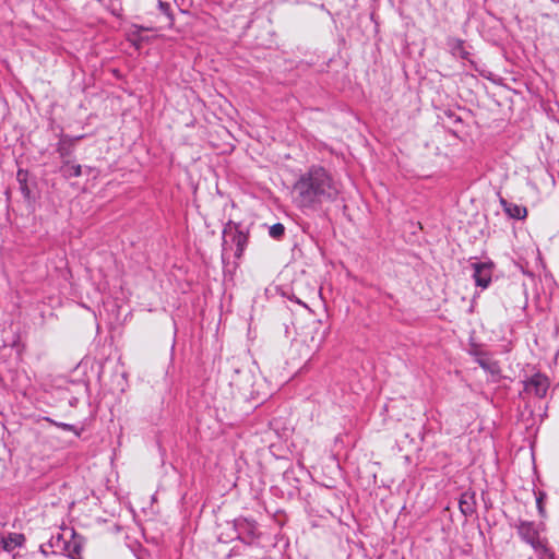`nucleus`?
<instances>
[{"label": "nucleus", "instance_id": "obj_1", "mask_svg": "<svg viewBox=\"0 0 559 559\" xmlns=\"http://www.w3.org/2000/svg\"><path fill=\"white\" fill-rule=\"evenodd\" d=\"M294 202L301 209H317L322 202L338 194L331 176L321 167L311 168L300 176L293 188Z\"/></svg>", "mask_w": 559, "mask_h": 559}, {"label": "nucleus", "instance_id": "obj_2", "mask_svg": "<svg viewBox=\"0 0 559 559\" xmlns=\"http://www.w3.org/2000/svg\"><path fill=\"white\" fill-rule=\"evenodd\" d=\"M520 537L531 545L540 559H551L552 554L547 547L546 539L540 536L539 527L533 522L521 521L516 525Z\"/></svg>", "mask_w": 559, "mask_h": 559}, {"label": "nucleus", "instance_id": "obj_3", "mask_svg": "<svg viewBox=\"0 0 559 559\" xmlns=\"http://www.w3.org/2000/svg\"><path fill=\"white\" fill-rule=\"evenodd\" d=\"M549 388V381L547 377L536 373L532 376L526 382H525V391L527 393H533L537 397H544L547 393V390Z\"/></svg>", "mask_w": 559, "mask_h": 559}, {"label": "nucleus", "instance_id": "obj_4", "mask_svg": "<svg viewBox=\"0 0 559 559\" xmlns=\"http://www.w3.org/2000/svg\"><path fill=\"white\" fill-rule=\"evenodd\" d=\"M474 278L477 286H480L483 288L488 287V285L491 282V275H492V263L490 262H483V263H474Z\"/></svg>", "mask_w": 559, "mask_h": 559}, {"label": "nucleus", "instance_id": "obj_5", "mask_svg": "<svg viewBox=\"0 0 559 559\" xmlns=\"http://www.w3.org/2000/svg\"><path fill=\"white\" fill-rule=\"evenodd\" d=\"M500 203H501L506 214L511 218L523 219L527 215L526 207H524V206H521V205L514 204V203H510V202L506 201L504 199H501Z\"/></svg>", "mask_w": 559, "mask_h": 559}, {"label": "nucleus", "instance_id": "obj_6", "mask_svg": "<svg viewBox=\"0 0 559 559\" xmlns=\"http://www.w3.org/2000/svg\"><path fill=\"white\" fill-rule=\"evenodd\" d=\"M24 542V537L21 534H10L8 537H2L0 540V547L5 551H12L16 547L21 546Z\"/></svg>", "mask_w": 559, "mask_h": 559}, {"label": "nucleus", "instance_id": "obj_7", "mask_svg": "<svg viewBox=\"0 0 559 559\" xmlns=\"http://www.w3.org/2000/svg\"><path fill=\"white\" fill-rule=\"evenodd\" d=\"M448 47L450 49V52L455 57H460L462 59H466L468 57V51L465 49L464 41L462 39H449Z\"/></svg>", "mask_w": 559, "mask_h": 559}, {"label": "nucleus", "instance_id": "obj_8", "mask_svg": "<svg viewBox=\"0 0 559 559\" xmlns=\"http://www.w3.org/2000/svg\"><path fill=\"white\" fill-rule=\"evenodd\" d=\"M61 171L67 178L79 177L82 174V167L79 164H73L67 160L61 167Z\"/></svg>", "mask_w": 559, "mask_h": 559}, {"label": "nucleus", "instance_id": "obj_9", "mask_svg": "<svg viewBox=\"0 0 559 559\" xmlns=\"http://www.w3.org/2000/svg\"><path fill=\"white\" fill-rule=\"evenodd\" d=\"M234 241L237 246V255H240L247 243V236L241 231H237L234 236Z\"/></svg>", "mask_w": 559, "mask_h": 559}, {"label": "nucleus", "instance_id": "obj_10", "mask_svg": "<svg viewBox=\"0 0 559 559\" xmlns=\"http://www.w3.org/2000/svg\"><path fill=\"white\" fill-rule=\"evenodd\" d=\"M284 230H285L284 226L280 223H277L270 227L269 234L272 238L278 239L280 237L283 236Z\"/></svg>", "mask_w": 559, "mask_h": 559}, {"label": "nucleus", "instance_id": "obj_11", "mask_svg": "<svg viewBox=\"0 0 559 559\" xmlns=\"http://www.w3.org/2000/svg\"><path fill=\"white\" fill-rule=\"evenodd\" d=\"M460 509L462 513H464L465 515L471 514L473 512V508L471 503L465 499V496H462L460 500Z\"/></svg>", "mask_w": 559, "mask_h": 559}, {"label": "nucleus", "instance_id": "obj_12", "mask_svg": "<svg viewBox=\"0 0 559 559\" xmlns=\"http://www.w3.org/2000/svg\"><path fill=\"white\" fill-rule=\"evenodd\" d=\"M60 426L64 430H73L74 429V427L69 424H61Z\"/></svg>", "mask_w": 559, "mask_h": 559}, {"label": "nucleus", "instance_id": "obj_13", "mask_svg": "<svg viewBox=\"0 0 559 559\" xmlns=\"http://www.w3.org/2000/svg\"><path fill=\"white\" fill-rule=\"evenodd\" d=\"M62 143H63V142L61 141V142H60V144H59V148H58V151L60 152V154H61V155H63V147H62Z\"/></svg>", "mask_w": 559, "mask_h": 559}, {"label": "nucleus", "instance_id": "obj_14", "mask_svg": "<svg viewBox=\"0 0 559 559\" xmlns=\"http://www.w3.org/2000/svg\"><path fill=\"white\" fill-rule=\"evenodd\" d=\"M479 364H480V366H481L483 368H487V365H486V362H485V361L479 360Z\"/></svg>", "mask_w": 559, "mask_h": 559}]
</instances>
